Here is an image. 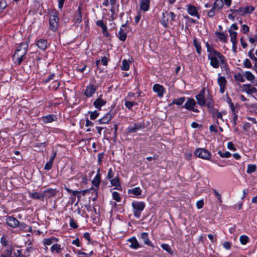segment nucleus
Listing matches in <instances>:
<instances>
[{
    "label": "nucleus",
    "instance_id": "f257e3e1",
    "mask_svg": "<svg viewBox=\"0 0 257 257\" xmlns=\"http://www.w3.org/2000/svg\"><path fill=\"white\" fill-rule=\"evenodd\" d=\"M208 58L210 60V64L214 68H218L221 64L222 69L227 71L228 66L225 57L217 51H212L208 54Z\"/></svg>",
    "mask_w": 257,
    "mask_h": 257
},
{
    "label": "nucleus",
    "instance_id": "f03ea898",
    "mask_svg": "<svg viewBox=\"0 0 257 257\" xmlns=\"http://www.w3.org/2000/svg\"><path fill=\"white\" fill-rule=\"evenodd\" d=\"M28 47V44L22 43L16 50L13 57L14 59H16L19 65L23 61V58L27 52Z\"/></svg>",
    "mask_w": 257,
    "mask_h": 257
},
{
    "label": "nucleus",
    "instance_id": "7ed1b4c3",
    "mask_svg": "<svg viewBox=\"0 0 257 257\" xmlns=\"http://www.w3.org/2000/svg\"><path fill=\"white\" fill-rule=\"evenodd\" d=\"M132 206L134 210V215L139 218L141 216V212L144 210L145 207V204L143 202L134 201L132 202Z\"/></svg>",
    "mask_w": 257,
    "mask_h": 257
},
{
    "label": "nucleus",
    "instance_id": "20e7f679",
    "mask_svg": "<svg viewBox=\"0 0 257 257\" xmlns=\"http://www.w3.org/2000/svg\"><path fill=\"white\" fill-rule=\"evenodd\" d=\"M176 16L173 12H165L163 14L162 24L165 28L168 27L169 23H172V22L175 20Z\"/></svg>",
    "mask_w": 257,
    "mask_h": 257
},
{
    "label": "nucleus",
    "instance_id": "39448f33",
    "mask_svg": "<svg viewBox=\"0 0 257 257\" xmlns=\"http://www.w3.org/2000/svg\"><path fill=\"white\" fill-rule=\"evenodd\" d=\"M196 156L200 158L209 160L211 157V154L207 150L202 148L197 149L195 152Z\"/></svg>",
    "mask_w": 257,
    "mask_h": 257
},
{
    "label": "nucleus",
    "instance_id": "423d86ee",
    "mask_svg": "<svg viewBox=\"0 0 257 257\" xmlns=\"http://www.w3.org/2000/svg\"><path fill=\"white\" fill-rule=\"evenodd\" d=\"M196 104V101L193 98H188L183 107L189 110L199 112V110L195 108Z\"/></svg>",
    "mask_w": 257,
    "mask_h": 257
},
{
    "label": "nucleus",
    "instance_id": "0eeeda50",
    "mask_svg": "<svg viewBox=\"0 0 257 257\" xmlns=\"http://www.w3.org/2000/svg\"><path fill=\"white\" fill-rule=\"evenodd\" d=\"M59 19L57 15L51 16L49 19L50 28L53 31H55L58 26Z\"/></svg>",
    "mask_w": 257,
    "mask_h": 257
},
{
    "label": "nucleus",
    "instance_id": "6e6552de",
    "mask_svg": "<svg viewBox=\"0 0 257 257\" xmlns=\"http://www.w3.org/2000/svg\"><path fill=\"white\" fill-rule=\"evenodd\" d=\"M205 89L203 88L199 93L196 95L195 98L197 101V103L200 106H204L206 103V99L204 97Z\"/></svg>",
    "mask_w": 257,
    "mask_h": 257
},
{
    "label": "nucleus",
    "instance_id": "1a4fd4ad",
    "mask_svg": "<svg viewBox=\"0 0 257 257\" xmlns=\"http://www.w3.org/2000/svg\"><path fill=\"white\" fill-rule=\"evenodd\" d=\"M6 222L9 226L13 228L18 227L20 224L19 220L13 216H8L7 218Z\"/></svg>",
    "mask_w": 257,
    "mask_h": 257
},
{
    "label": "nucleus",
    "instance_id": "9d476101",
    "mask_svg": "<svg viewBox=\"0 0 257 257\" xmlns=\"http://www.w3.org/2000/svg\"><path fill=\"white\" fill-rule=\"evenodd\" d=\"M57 192L55 189L49 188L43 192L44 198H49L54 196Z\"/></svg>",
    "mask_w": 257,
    "mask_h": 257
},
{
    "label": "nucleus",
    "instance_id": "9b49d317",
    "mask_svg": "<svg viewBox=\"0 0 257 257\" xmlns=\"http://www.w3.org/2000/svg\"><path fill=\"white\" fill-rule=\"evenodd\" d=\"M13 248L12 246L5 247L2 251L1 257H12Z\"/></svg>",
    "mask_w": 257,
    "mask_h": 257
},
{
    "label": "nucleus",
    "instance_id": "f8f14e48",
    "mask_svg": "<svg viewBox=\"0 0 257 257\" xmlns=\"http://www.w3.org/2000/svg\"><path fill=\"white\" fill-rule=\"evenodd\" d=\"M113 114L110 113V112L106 113L102 118L98 120V122L100 124H104L108 123L112 118Z\"/></svg>",
    "mask_w": 257,
    "mask_h": 257
},
{
    "label": "nucleus",
    "instance_id": "ddd939ff",
    "mask_svg": "<svg viewBox=\"0 0 257 257\" xmlns=\"http://www.w3.org/2000/svg\"><path fill=\"white\" fill-rule=\"evenodd\" d=\"M102 95H100L93 102V105L96 108L100 109V107L106 103V101L102 99Z\"/></svg>",
    "mask_w": 257,
    "mask_h": 257
},
{
    "label": "nucleus",
    "instance_id": "4468645a",
    "mask_svg": "<svg viewBox=\"0 0 257 257\" xmlns=\"http://www.w3.org/2000/svg\"><path fill=\"white\" fill-rule=\"evenodd\" d=\"M96 91V87L93 85H91L89 86H87L85 91V94L88 96H91Z\"/></svg>",
    "mask_w": 257,
    "mask_h": 257
},
{
    "label": "nucleus",
    "instance_id": "2eb2a0df",
    "mask_svg": "<svg viewBox=\"0 0 257 257\" xmlns=\"http://www.w3.org/2000/svg\"><path fill=\"white\" fill-rule=\"evenodd\" d=\"M58 238L52 236L49 238H44L43 240V243L45 245H50L53 243L58 242Z\"/></svg>",
    "mask_w": 257,
    "mask_h": 257
},
{
    "label": "nucleus",
    "instance_id": "dca6fc26",
    "mask_svg": "<svg viewBox=\"0 0 257 257\" xmlns=\"http://www.w3.org/2000/svg\"><path fill=\"white\" fill-rule=\"evenodd\" d=\"M0 242L3 247H7L8 246H12L9 243V237L8 235H3L0 240Z\"/></svg>",
    "mask_w": 257,
    "mask_h": 257
},
{
    "label": "nucleus",
    "instance_id": "f3484780",
    "mask_svg": "<svg viewBox=\"0 0 257 257\" xmlns=\"http://www.w3.org/2000/svg\"><path fill=\"white\" fill-rule=\"evenodd\" d=\"M153 90L155 92L158 93V95L161 97L163 95L164 88L162 86L156 84L154 85Z\"/></svg>",
    "mask_w": 257,
    "mask_h": 257
},
{
    "label": "nucleus",
    "instance_id": "a211bd4d",
    "mask_svg": "<svg viewBox=\"0 0 257 257\" xmlns=\"http://www.w3.org/2000/svg\"><path fill=\"white\" fill-rule=\"evenodd\" d=\"M37 45L39 48L44 50L47 47V41L44 39H40L37 41Z\"/></svg>",
    "mask_w": 257,
    "mask_h": 257
},
{
    "label": "nucleus",
    "instance_id": "6ab92c4d",
    "mask_svg": "<svg viewBox=\"0 0 257 257\" xmlns=\"http://www.w3.org/2000/svg\"><path fill=\"white\" fill-rule=\"evenodd\" d=\"M128 241L131 243V245H130V247L137 249L140 247L138 240L135 237H132L130 238Z\"/></svg>",
    "mask_w": 257,
    "mask_h": 257
},
{
    "label": "nucleus",
    "instance_id": "aec40b11",
    "mask_svg": "<svg viewBox=\"0 0 257 257\" xmlns=\"http://www.w3.org/2000/svg\"><path fill=\"white\" fill-rule=\"evenodd\" d=\"M62 249V248L61 247V245L54 243L50 248L51 251L52 253H59Z\"/></svg>",
    "mask_w": 257,
    "mask_h": 257
},
{
    "label": "nucleus",
    "instance_id": "412c9836",
    "mask_svg": "<svg viewBox=\"0 0 257 257\" xmlns=\"http://www.w3.org/2000/svg\"><path fill=\"white\" fill-rule=\"evenodd\" d=\"M56 119V117L54 115H47L43 116L42 118L45 123H50L54 121Z\"/></svg>",
    "mask_w": 257,
    "mask_h": 257
},
{
    "label": "nucleus",
    "instance_id": "4be33fe9",
    "mask_svg": "<svg viewBox=\"0 0 257 257\" xmlns=\"http://www.w3.org/2000/svg\"><path fill=\"white\" fill-rule=\"evenodd\" d=\"M141 238L143 240L144 243L148 245L151 246L153 247V245L152 244L151 241H150L148 238V235L147 233L143 232L141 234Z\"/></svg>",
    "mask_w": 257,
    "mask_h": 257
},
{
    "label": "nucleus",
    "instance_id": "5701e85b",
    "mask_svg": "<svg viewBox=\"0 0 257 257\" xmlns=\"http://www.w3.org/2000/svg\"><path fill=\"white\" fill-rule=\"evenodd\" d=\"M149 0H142L141 3V9L144 11H147L149 9Z\"/></svg>",
    "mask_w": 257,
    "mask_h": 257
},
{
    "label": "nucleus",
    "instance_id": "b1692460",
    "mask_svg": "<svg viewBox=\"0 0 257 257\" xmlns=\"http://www.w3.org/2000/svg\"><path fill=\"white\" fill-rule=\"evenodd\" d=\"M230 37V41L234 45L236 44L237 33L232 31L231 29L228 30Z\"/></svg>",
    "mask_w": 257,
    "mask_h": 257
},
{
    "label": "nucleus",
    "instance_id": "393cba45",
    "mask_svg": "<svg viewBox=\"0 0 257 257\" xmlns=\"http://www.w3.org/2000/svg\"><path fill=\"white\" fill-rule=\"evenodd\" d=\"M224 6V2L222 0H216L214 3V9L217 11L220 10Z\"/></svg>",
    "mask_w": 257,
    "mask_h": 257
},
{
    "label": "nucleus",
    "instance_id": "a878e982",
    "mask_svg": "<svg viewBox=\"0 0 257 257\" xmlns=\"http://www.w3.org/2000/svg\"><path fill=\"white\" fill-rule=\"evenodd\" d=\"M99 169L97 171V174L95 176L94 179L92 180V183L95 186H99L100 182V175L99 174Z\"/></svg>",
    "mask_w": 257,
    "mask_h": 257
},
{
    "label": "nucleus",
    "instance_id": "bb28decb",
    "mask_svg": "<svg viewBox=\"0 0 257 257\" xmlns=\"http://www.w3.org/2000/svg\"><path fill=\"white\" fill-rule=\"evenodd\" d=\"M30 196L34 199H40L43 200L44 198L43 192H35L30 194Z\"/></svg>",
    "mask_w": 257,
    "mask_h": 257
},
{
    "label": "nucleus",
    "instance_id": "cd10ccee",
    "mask_svg": "<svg viewBox=\"0 0 257 257\" xmlns=\"http://www.w3.org/2000/svg\"><path fill=\"white\" fill-rule=\"evenodd\" d=\"M187 11L188 13L191 16H197V11L194 6H189L188 7Z\"/></svg>",
    "mask_w": 257,
    "mask_h": 257
},
{
    "label": "nucleus",
    "instance_id": "c85d7f7f",
    "mask_svg": "<svg viewBox=\"0 0 257 257\" xmlns=\"http://www.w3.org/2000/svg\"><path fill=\"white\" fill-rule=\"evenodd\" d=\"M142 126L141 124H135L133 126H130L128 128V132L136 133L138 130L140 129Z\"/></svg>",
    "mask_w": 257,
    "mask_h": 257
},
{
    "label": "nucleus",
    "instance_id": "c756f323",
    "mask_svg": "<svg viewBox=\"0 0 257 257\" xmlns=\"http://www.w3.org/2000/svg\"><path fill=\"white\" fill-rule=\"evenodd\" d=\"M216 35L218 36L219 39L223 42H225L227 40V35L223 32H216Z\"/></svg>",
    "mask_w": 257,
    "mask_h": 257
},
{
    "label": "nucleus",
    "instance_id": "7c9ffc66",
    "mask_svg": "<svg viewBox=\"0 0 257 257\" xmlns=\"http://www.w3.org/2000/svg\"><path fill=\"white\" fill-rule=\"evenodd\" d=\"M126 37V33L123 30L122 28H120L118 32V38L121 41H124Z\"/></svg>",
    "mask_w": 257,
    "mask_h": 257
},
{
    "label": "nucleus",
    "instance_id": "2f4dec72",
    "mask_svg": "<svg viewBox=\"0 0 257 257\" xmlns=\"http://www.w3.org/2000/svg\"><path fill=\"white\" fill-rule=\"evenodd\" d=\"M129 193H132L136 195H140L142 193V190L140 187H135L133 188L132 190H129Z\"/></svg>",
    "mask_w": 257,
    "mask_h": 257
},
{
    "label": "nucleus",
    "instance_id": "473e14b6",
    "mask_svg": "<svg viewBox=\"0 0 257 257\" xmlns=\"http://www.w3.org/2000/svg\"><path fill=\"white\" fill-rule=\"evenodd\" d=\"M244 76L245 77L246 79L250 81H253L255 78L254 75L249 71H246L244 74Z\"/></svg>",
    "mask_w": 257,
    "mask_h": 257
},
{
    "label": "nucleus",
    "instance_id": "72a5a7b5",
    "mask_svg": "<svg viewBox=\"0 0 257 257\" xmlns=\"http://www.w3.org/2000/svg\"><path fill=\"white\" fill-rule=\"evenodd\" d=\"M217 82L219 86H225L226 84V80L225 77L223 76H219L218 78Z\"/></svg>",
    "mask_w": 257,
    "mask_h": 257
},
{
    "label": "nucleus",
    "instance_id": "f704fd0d",
    "mask_svg": "<svg viewBox=\"0 0 257 257\" xmlns=\"http://www.w3.org/2000/svg\"><path fill=\"white\" fill-rule=\"evenodd\" d=\"M185 98L184 97L175 99L173 100L172 103L180 105L183 104V103L185 101Z\"/></svg>",
    "mask_w": 257,
    "mask_h": 257
},
{
    "label": "nucleus",
    "instance_id": "c9c22d12",
    "mask_svg": "<svg viewBox=\"0 0 257 257\" xmlns=\"http://www.w3.org/2000/svg\"><path fill=\"white\" fill-rule=\"evenodd\" d=\"M243 76L244 75H242L239 73H238L234 75V78L236 80L239 82H243L245 81Z\"/></svg>",
    "mask_w": 257,
    "mask_h": 257
},
{
    "label": "nucleus",
    "instance_id": "e433bc0d",
    "mask_svg": "<svg viewBox=\"0 0 257 257\" xmlns=\"http://www.w3.org/2000/svg\"><path fill=\"white\" fill-rule=\"evenodd\" d=\"M256 167L255 165H248L247 166V173L248 174L252 173L255 171Z\"/></svg>",
    "mask_w": 257,
    "mask_h": 257
},
{
    "label": "nucleus",
    "instance_id": "4c0bfd02",
    "mask_svg": "<svg viewBox=\"0 0 257 257\" xmlns=\"http://www.w3.org/2000/svg\"><path fill=\"white\" fill-rule=\"evenodd\" d=\"M161 247H162V248L164 250H165L166 251H167V252H168L170 254H173V251L172 250L170 246L167 244H162L161 245Z\"/></svg>",
    "mask_w": 257,
    "mask_h": 257
},
{
    "label": "nucleus",
    "instance_id": "58836bf2",
    "mask_svg": "<svg viewBox=\"0 0 257 257\" xmlns=\"http://www.w3.org/2000/svg\"><path fill=\"white\" fill-rule=\"evenodd\" d=\"M75 23H80L82 21V16L80 12V9H78V13L75 16Z\"/></svg>",
    "mask_w": 257,
    "mask_h": 257
},
{
    "label": "nucleus",
    "instance_id": "ea45409f",
    "mask_svg": "<svg viewBox=\"0 0 257 257\" xmlns=\"http://www.w3.org/2000/svg\"><path fill=\"white\" fill-rule=\"evenodd\" d=\"M111 184L112 186L118 187L120 186V183L118 177H115L110 180Z\"/></svg>",
    "mask_w": 257,
    "mask_h": 257
},
{
    "label": "nucleus",
    "instance_id": "a19ab883",
    "mask_svg": "<svg viewBox=\"0 0 257 257\" xmlns=\"http://www.w3.org/2000/svg\"><path fill=\"white\" fill-rule=\"evenodd\" d=\"M130 68L128 62L126 60H123L122 62L121 69L123 70H128Z\"/></svg>",
    "mask_w": 257,
    "mask_h": 257
},
{
    "label": "nucleus",
    "instance_id": "79ce46f5",
    "mask_svg": "<svg viewBox=\"0 0 257 257\" xmlns=\"http://www.w3.org/2000/svg\"><path fill=\"white\" fill-rule=\"evenodd\" d=\"M240 241L241 244H245L248 241V237L246 235H241L240 237Z\"/></svg>",
    "mask_w": 257,
    "mask_h": 257
},
{
    "label": "nucleus",
    "instance_id": "37998d69",
    "mask_svg": "<svg viewBox=\"0 0 257 257\" xmlns=\"http://www.w3.org/2000/svg\"><path fill=\"white\" fill-rule=\"evenodd\" d=\"M218 154L222 158H229L231 156V154L229 152H226L225 153H222L221 151H219Z\"/></svg>",
    "mask_w": 257,
    "mask_h": 257
},
{
    "label": "nucleus",
    "instance_id": "c03bdc74",
    "mask_svg": "<svg viewBox=\"0 0 257 257\" xmlns=\"http://www.w3.org/2000/svg\"><path fill=\"white\" fill-rule=\"evenodd\" d=\"M90 114V117L91 119H95L99 115V113L97 111H89Z\"/></svg>",
    "mask_w": 257,
    "mask_h": 257
},
{
    "label": "nucleus",
    "instance_id": "a18cd8bd",
    "mask_svg": "<svg viewBox=\"0 0 257 257\" xmlns=\"http://www.w3.org/2000/svg\"><path fill=\"white\" fill-rule=\"evenodd\" d=\"M247 86L248 87V89L247 90V93L251 94L257 92V89L256 88L251 87L250 85H248Z\"/></svg>",
    "mask_w": 257,
    "mask_h": 257
},
{
    "label": "nucleus",
    "instance_id": "49530a36",
    "mask_svg": "<svg viewBox=\"0 0 257 257\" xmlns=\"http://www.w3.org/2000/svg\"><path fill=\"white\" fill-rule=\"evenodd\" d=\"M112 197L114 200L115 201L119 202L120 201V198L119 196V194L117 192H113L112 193Z\"/></svg>",
    "mask_w": 257,
    "mask_h": 257
},
{
    "label": "nucleus",
    "instance_id": "de8ad7c7",
    "mask_svg": "<svg viewBox=\"0 0 257 257\" xmlns=\"http://www.w3.org/2000/svg\"><path fill=\"white\" fill-rule=\"evenodd\" d=\"M194 44L196 47L197 52L198 54H200L201 53V46L196 41H194Z\"/></svg>",
    "mask_w": 257,
    "mask_h": 257
},
{
    "label": "nucleus",
    "instance_id": "09e8293b",
    "mask_svg": "<svg viewBox=\"0 0 257 257\" xmlns=\"http://www.w3.org/2000/svg\"><path fill=\"white\" fill-rule=\"evenodd\" d=\"M7 5L5 0H0V11L5 9Z\"/></svg>",
    "mask_w": 257,
    "mask_h": 257
},
{
    "label": "nucleus",
    "instance_id": "8fccbe9b",
    "mask_svg": "<svg viewBox=\"0 0 257 257\" xmlns=\"http://www.w3.org/2000/svg\"><path fill=\"white\" fill-rule=\"evenodd\" d=\"M206 101V106L208 108H209V107L211 108L212 106H214V102L211 98L207 99Z\"/></svg>",
    "mask_w": 257,
    "mask_h": 257
},
{
    "label": "nucleus",
    "instance_id": "3c124183",
    "mask_svg": "<svg viewBox=\"0 0 257 257\" xmlns=\"http://www.w3.org/2000/svg\"><path fill=\"white\" fill-rule=\"evenodd\" d=\"M134 104H137V103L133 101H126L125 103V106L128 109H131Z\"/></svg>",
    "mask_w": 257,
    "mask_h": 257
},
{
    "label": "nucleus",
    "instance_id": "603ef678",
    "mask_svg": "<svg viewBox=\"0 0 257 257\" xmlns=\"http://www.w3.org/2000/svg\"><path fill=\"white\" fill-rule=\"evenodd\" d=\"M77 253L79 255H84L85 257H90L93 253V251H91L89 253H87L81 251V250H78Z\"/></svg>",
    "mask_w": 257,
    "mask_h": 257
},
{
    "label": "nucleus",
    "instance_id": "864d4df0",
    "mask_svg": "<svg viewBox=\"0 0 257 257\" xmlns=\"http://www.w3.org/2000/svg\"><path fill=\"white\" fill-rule=\"evenodd\" d=\"M243 65L244 67L247 68H250L251 67V63L248 59H245L243 62Z\"/></svg>",
    "mask_w": 257,
    "mask_h": 257
},
{
    "label": "nucleus",
    "instance_id": "5fc2aeb1",
    "mask_svg": "<svg viewBox=\"0 0 257 257\" xmlns=\"http://www.w3.org/2000/svg\"><path fill=\"white\" fill-rule=\"evenodd\" d=\"M213 192L215 196L217 198L218 200H219V203L221 204L222 202L221 195L216 190H213Z\"/></svg>",
    "mask_w": 257,
    "mask_h": 257
},
{
    "label": "nucleus",
    "instance_id": "6e6d98bb",
    "mask_svg": "<svg viewBox=\"0 0 257 257\" xmlns=\"http://www.w3.org/2000/svg\"><path fill=\"white\" fill-rule=\"evenodd\" d=\"M253 50L252 49V50H250L249 51V52H248V56L251 59H252L255 61H257V58H256L255 56H254V55L253 54Z\"/></svg>",
    "mask_w": 257,
    "mask_h": 257
},
{
    "label": "nucleus",
    "instance_id": "4d7b16f0",
    "mask_svg": "<svg viewBox=\"0 0 257 257\" xmlns=\"http://www.w3.org/2000/svg\"><path fill=\"white\" fill-rule=\"evenodd\" d=\"M204 201L202 200H199L196 203V206L198 209H201L203 207Z\"/></svg>",
    "mask_w": 257,
    "mask_h": 257
},
{
    "label": "nucleus",
    "instance_id": "13d9d810",
    "mask_svg": "<svg viewBox=\"0 0 257 257\" xmlns=\"http://www.w3.org/2000/svg\"><path fill=\"white\" fill-rule=\"evenodd\" d=\"M237 11L239 14L241 15L247 14V11H246L245 8H240L237 10Z\"/></svg>",
    "mask_w": 257,
    "mask_h": 257
},
{
    "label": "nucleus",
    "instance_id": "bf43d9fd",
    "mask_svg": "<svg viewBox=\"0 0 257 257\" xmlns=\"http://www.w3.org/2000/svg\"><path fill=\"white\" fill-rule=\"evenodd\" d=\"M53 162L49 161L47 162L45 166V169L47 170H49L51 169L52 166Z\"/></svg>",
    "mask_w": 257,
    "mask_h": 257
},
{
    "label": "nucleus",
    "instance_id": "052dcab7",
    "mask_svg": "<svg viewBox=\"0 0 257 257\" xmlns=\"http://www.w3.org/2000/svg\"><path fill=\"white\" fill-rule=\"evenodd\" d=\"M113 170L111 168H110L108 170V173H107V177L108 179H112V178L113 177Z\"/></svg>",
    "mask_w": 257,
    "mask_h": 257
},
{
    "label": "nucleus",
    "instance_id": "680f3d73",
    "mask_svg": "<svg viewBox=\"0 0 257 257\" xmlns=\"http://www.w3.org/2000/svg\"><path fill=\"white\" fill-rule=\"evenodd\" d=\"M208 108L209 109L210 113H211L213 116H215V113L218 111V109L214 108L213 106H212L211 108L209 107Z\"/></svg>",
    "mask_w": 257,
    "mask_h": 257
},
{
    "label": "nucleus",
    "instance_id": "e2e57ef3",
    "mask_svg": "<svg viewBox=\"0 0 257 257\" xmlns=\"http://www.w3.org/2000/svg\"><path fill=\"white\" fill-rule=\"evenodd\" d=\"M241 29L242 31L245 34L247 33L249 31V27L246 25H242Z\"/></svg>",
    "mask_w": 257,
    "mask_h": 257
},
{
    "label": "nucleus",
    "instance_id": "0e129e2a",
    "mask_svg": "<svg viewBox=\"0 0 257 257\" xmlns=\"http://www.w3.org/2000/svg\"><path fill=\"white\" fill-rule=\"evenodd\" d=\"M250 124L249 123H245L243 126V128L245 131H248L250 128Z\"/></svg>",
    "mask_w": 257,
    "mask_h": 257
},
{
    "label": "nucleus",
    "instance_id": "69168bd1",
    "mask_svg": "<svg viewBox=\"0 0 257 257\" xmlns=\"http://www.w3.org/2000/svg\"><path fill=\"white\" fill-rule=\"evenodd\" d=\"M216 10V9H214V8H213L212 9H211L208 13V16L209 17H213L215 15V11Z\"/></svg>",
    "mask_w": 257,
    "mask_h": 257
},
{
    "label": "nucleus",
    "instance_id": "338daca9",
    "mask_svg": "<svg viewBox=\"0 0 257 257\" xmlns=\"http://www.w3.org/2000/svg\"><path fill=\"white\" fill-rule=\"evenodd\" d=\"M227 147L230 150L235 151L236 150V149L234 147L233 143L231 142L228 143Z\"/></svg>",
    "mask_w": 257,
    "mask_h": 257
},
{
    "label": "nucleus",
    "instance_id": "774afa93",
    "mask_svg": "<svg viewBox=\"0 0 257 257\" xmlns=\"http://www.w3.org/2000/svg\"><path fill=\"white\" fill-rule=\"evenodd\" d=\"M70 225L71 227L73 228H77L78 226L76 224V223H75V222L74 221L73 219H71L70 220Z\"/></svg>",
    "mask_w": 257,
    "mask_h": 257
}]
</instances>
